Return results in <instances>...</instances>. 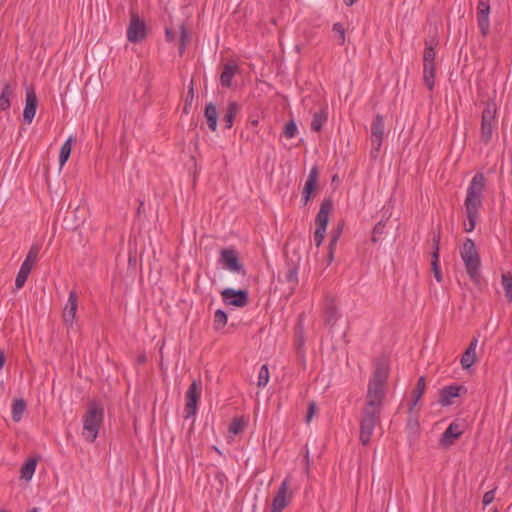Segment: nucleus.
Returning a JSON list of instances; mask_svg holds the SVG:
<instances>
[{
    "label": "nucleus",
    "instance_id": "nucleus-50",
    "mask_svg": "<svg viewBox=\"0 0 512 512\" xmlns=\"http://www.w3.org/2000/svg\"><path fill=\"white\" fill-rule=\"evenodd\" d=\"M193 97H194V91H193V87L191 86L188 90V93H187V98H186V102H191L193 100Z\"/></svg>",
    "mask_w": 512,
    "mask_h": 512
},
{
    "label": "nucleus",
    "instance_id": "nucleus-4",
    "mask_svg": "<svg viewBox=\"0 0 512 512\" xmlns=\"http://www.w3.org/2000/svg\"><path fill=\"white\" fill-rule=\"evenodd\" d=\"M460 255L470 279L475 283H479L481 261L479 253L476 249V245L472 239L467 238L463 242V245L460 250Z\"/></svg>",
    "mask_w": 512,
    "mask_h": 512
},
{
    "label": "nucleus",
    "instance_id": "nucleus-58",
    "mask_svg": "<svg viewBox=\"0 0 512 512\" xmlns=\"http://www.w3.org/2000/svg\"><path fill=\"white\" fill-rule=\"evenodd\" d=\"M0 512H9L8 510L2 509Z\"/></svg>",
    "mask_w": 512,
    "mask_h": 512
},
{
    "label": "nucleus",
    "instance_id": "nucleus-43",
    "mask_svg": "<svg viewBox=\"0 0 512 512\" xmlns=\"http://www.w3.org/2000/svg\"><path fill=\"white\" fill-rule=\"evenodd\" d=\"M297 133V125L294 121H289L284 128V135L287 138H293L295 137Z\"/></svg>",
    "mask_w": 512,
    "mask_h": 512
},
{
    "label": "nucleus",
    "instance_id": "nucleus-52",
    "mask_svg": "<svg viewBox=\"0 0 512 512\" xmlns=\"http://www.w3.org/2000/svg\"><path fill=\"white\" fill-rule=\"evenodd\" d=\"M137 361H138V363H139V364H143V363H145V362H146V356H145V354H141V355H139V356H138V358H137Z\"/></svg>",
    "mask_w": 512,
    "mask_h": 512
},
{
    "label": "nucleus",
    "instance_id": "nucleus-46",
    "mask_svg": "<svg viewBox=\"0 0 512 512\" xmlns=\"http://www.w3.org/2000/svg\"><path fill=\"white\" fill-rule=\"evenodd\" d=\"M316 410H317L316 404L314 402H310L308 405V411H307V415H306L307 423H309L311 421L312 417L316 413Z\"/></svg>",
    "mask_w": 512,
    "mask_h": 512
},
{
    "label": "nucleus",
    "instance_id": "nucleus-51",
    "mask_svg": "<svg viewBox=\"0 0 512 512\" xmlns=\"http://www.w3.org/2000/svg\"><path fill=\"white\" fill-rule=\"evenodd\" d=\"M5 354L4 352L0 349V370L3 368L4 364H5Z\"/></svg>",
    "mask_w": 512,
    "mask_h": 512
},
{
    "label": "nucleus",
    "instance_id": "nucleus-13",
    "mask_svg": "<svg viewBox=\"0 0 512 512\" xmlns=\"http://www.w3.org/2000/svg\"><path fill=\"white\" fill-rule=\"evenodd\" d=\"M37 95L32 87L26 89V103L23 112L24 122L30 124L36 114L37 109Z\"/></svg>",
    "mask_w": 512,
    "mask_h": 512
},
{
    "label": "nucleus",
    "instance_id": "nucleus-22",
    "mask_svg": "<svg viewBox=\"0 0 512 512\" xmlns=\"http://www.w3.org/2000/svg\"><path fill=\"white\" fill-rule=\"evenodd\" d=\"M325 323L329 326H334L338 320V308L335 304V300L332 298H326L325 303Z\"/></svg>",
    "mask_w": 512,
    "mask_h": 512
},
{
    "label": "nucleus",
    "instance_id": "nucleus-20",
    "mask_svg": "<svg viewBox=\"0 0 512 512\" xmlns=\"http://www.w3.org/2000/svg\"><path fill=\"white\" fill-rule=\"evenodd\" d=\"M478 339L472 338L469 346L461 357V366L463 369H469L476 361V347Z\"/></svg>",
    "mask_w": 512,
    "mask_h": 512
},
{
    "label": "nucleus",
    "instance_id": "nucleus-30",
    "mask_svg": "<svg viewBox=\"0 0 512 512\" xmlns=\"http://www.w3.org/2000/svg\"><path fill=\"white\" fill-rule=\"evenodd\" d=\"M288 270L285 275L286 282L292 285L294 288L298 283V264L294 262H287Z\"/></svg>",
    "mask_w": 512,
    "mask_h": 512
},
{
    "label": "nucleus",
    "instance_id": "nucleus-12",
    "mask_svg": "<svg viewBox=\"0 0 512 512\" xmlns=\"http://www.w3.org/2000/svg\"><path fill=\"white\" fill-rule=\"evenodd\" d=\"M220 261L223 263L224 267L232 272H237L241 274H245V270L243 269V265L240 263L238 259L237 252L234 249H223L220 252Z\"/></svg>",
    "mask_w": 512,
    "mask_h": 512
},
{
    "label": "nucleus",
    "instance_id": "nucleus-36",
    "mask_svg": "<svg viewBox=\"0 0 512 512\" xmlns=\"http://www.w3.org/2000/svg\"><path fill=\"white\" fill-rule=\"evenodd\" d=\"M180 37H179V53L182 55L185 51L187 43L190 41V34L184 24H181L180 27Z\"/></svg>",
    "mask_w": 512,
    "mask_h": 512
},
{
    "label": "nucleus",
    "instance_id": "nucleus-14",
    "mask_svg": "<svg viewBox=\"0 0 512 512\" xmlns=\"http://www.w3.org/2000/svg\"><path fill=\"white\" fill-rule=\"evenodd\" d=\"M78 308V295L76 291H71L67 303L63 310V321L67 325H72L76 318V312Z\"/></svg>",
    "mask_w": 512,
    "mask_h": 512
},
{
    "label": "nucleus",
    "instance_id": "nucleus-7",
    "mask_svg": "<svg viewBox=\"0 0 512 512\" xmlns=\"http://www.w3.org/2000/svg\"><path fill=\"white\" fill-rule=\"evenodd\" d=\"M384 118L382 115L377 114L372 123H371V146L372 149L370 151V156L373 159H376L379 155L380 148L382 146L383 136H384Z\"/></svg>",
    "mask_w": 512,
    "mask_h": 512
},
{
    "label": "nucleus",
    "instance_id": "nucleus-32",
    "mask_svg": "<svg viewBox=\"0 0 512 512\" xmlns=\"http://www.w3.org/2000/svg\"><path fill=\"white\" fill-rule=\"evenodd\" d=\"M12 96L11 87L7 84L2 88L0 95V110L6 111L10 108V98Z\"/></svg>",
    "mask_w": 512,
    "mask_h": 512
},
{
    "label": "nucleus",
    "instance_id": "nucleus-44",
    "mask_svg": "<svg viewBox=\"0 0 512 512\" xmlns=\"http://www.w3.org/2000/svg\"><path fill=\"white\" fill-rule=\"evenodd\" d=\"M326 228L316 227V230L314 232V241L317 247H319L325 237Z\"/></svg>",
    "mask_w": 512,
    "mask_h": 512
},
{
    "label": "nucleus",
    "instance_id": "nucleus-29",
    "mask_svg": "<svg viewBox=\"0 0 512 512\" xmlns=\"http://www.w3.org/2000/svg\"><path fill=\"white\" fill-rule=\"evenodd\" d=\"M327 121V111L322 109L319 112L314 113L311 122V129L315 132H319L322 129L323 124Z\"/></svg>",
    "mask_w": 512,
    "mask_h": 512
},
{
    "label": "nucleus",
    "instance_id": "nucleus-1",
    "mask_svg": "<svg viewBox=\"0 0 512 512\" xmlns=\"http://www.w3.org/2000/svg\"><path fill=\"white\" fill-rule=\"evenodd\" d=\"M390 372L389 361L385 357L377 359L375 370L369 380L365 406L360 420V442L366 446L369 444L375 426L380 422V414L385 397V385Z\"/></svg>",
    "mask_w": 512,
    "mask_h": 512
},
{
    "label": "nucleus",
    "instance_id": "nucleus-25",
    "mask_svg": "<svg viewBox=\"0 0 512 512\" xmlns=\"http://www.w3.org/2000/svg\"><path fill=\"white\" fill-rule=\"evenodd\" d=\"M204 116L206 118L208 127L211 131H216L217 129V120H218V112L216 106L213 103H209L205 107Z\"/></svg>",
    "mask_w": 512,
    "mask_h": 512
},
{
    "label": "nucleus",
    "instance_id": "nucleus-26",
    "mask_svg": "<svg viewBox=\"0 0 512 512\" xmlns=\"http://www.w3.org/2000/svg\"><path fill=\"white\" fill-rule=\"evenodd\" d=\"M239 110H240V106L236 102L231 101L228 103L226 112L223 116V122L225 123V128L230 129L233 126L235 116L239 112Z\"/></svg>",
    "mask_w": 512,
    "mask_h": 512
},
{
    "label": "nucleus",
    "instance_id": "nucleus-17",
    "mask_svg": "<svg viewBox=\"0 0 512 512\" xmlns=\"http://www.w3.org/2000/svg\"><path fill=\"white\" fill-rule=\"evenodd\" d=\"M318 175H319L318 168L312 167V169L309 172L308 178L305 182L303 192H302V198H303L304 205H306L309 202V200L311 199L312 192L316 189Z\"/></svg>",
    "mask_w": 512,
    "mask_h": 512
},
{
    "label": "nucleus",
    "instance_id": "nucleus-24",
    "mask_svg": "<svg viewBox=\"0 0 512 512\" xmlns=\"http://www.w3.org/2000/svg\"><path fill=\"white\" fill-rule=\"evenodd\" d=\"M435 62H423V81L429 90L434 88Z\"/></svg>",
    "mask_w": 512,
    "mask_h": 512
},
{
    "label": "nucleus",
    "instance_id": "nucleus-59",
    "mask_svg": "<svg viewBox=\"0 0 512 512\" xmlns=\"http://www.w3.org/2000/svg\"><path fill=\"white\" fill-rule=\"evenodd\" d=\"M492 512H498V510H497V509H494Z\"/></svg>",
    "mask_w": 512,
    "mask_h": 512
},
{
    "label": "nucleus",
    "instance_id": "nucleus-21",
    "mask_svg": "<svg viewBox=\"0 0 512 512\" xmlns=\"http://www.w3.org/2000/svg\"><path fill=\"white\" fill-rule=\"evenodd\" d=\"M239 71V67L235 63H227L223 66L222 73L220 75V83L225 88L232 86V79L235 74Z\"/></svg>",
    "mask_w": 512,
    "mask_h": 512
},
{
    "label": "nucleus",
    "instance_id": "nucleus-19",
    "mask_svg": "<svg viewBox=\"0 0 512 512\" xmlns=\"http://www.w3.org/2000/svg\"><path fill=\"white\" fill-rule=\"evenodd\" d=\"M463 389V386L458 385H450L446 386L440 391L439 402L442 406H448L453 403V398L458 397L460 394V390Z\"/></svg>",
    "mask_w": 512,
    "mask_h": 512
},
{
    "label": "nucleus",
    "instance_id": "nucleus-42",
    "mask_svg": "<svg viewBox=\"0 0 512 512\" xmlns=\"http://www.w3.org/2000/svg\"><path fill=\"white\" fill-rule=\"evenodd\" d=\"M385 227V222L379 221L373 228L372 231V242L376 243L379 239V237L383 234V230Z\"/></svg>",
    "mask_w": 512,
    "mask_h": 512
},
{
    "label": "nucleus",
    "instance_id": "nucleus-40",
    "mask_svg": "<svg viewBox=\"0 0 512 512\" xmlns=\"http://www.w3.org/2000/svg\"><path fill=\"white\" fill-rule=\"evenodd\" d=\"M244 426L245 422L242 418H235L230 424L228 431L232 435H237L244 429Z\"/></svg>",
    "mask_w": 512,
    "mask_h": 512
},
{
    "label": "nucleus",
    "instance_id": "nucleus-15",
    "mask_svg": "<svg viewBox=\"0 0 512 512\" xmlns=\"http://www.w3.org/2000/svg\"><path fill=\"white\" fill-rule=\"evenodd\" d=\"M463 434L461 424L454 421L444 431L440 439V445L443 447L451 446Z\"/></svg>",
    "mask_w": 512,
    "mask_h": 512
},
{
    "label": "nucleus",
    "instance_id": "nucleus-56",
    "mask_svg": "<svg viewBox=\"0 0 512 512\" xmlns=\"http://www.w3.org/2000/svg\"><path fill=\"white\" fill-rule=\"evenodd\" d=\"M143 204H144L143 202H140V205H139V207H138V213H140V210H142V206H143Z\"/></svg>",
    "mask_w": 512,
    "mask_h": 512
},
{
    "label": "nucleus",
    "instance_id": "nucleus-54",
    "mask_svg": "<svg viewBox=\"0 0 512 512\" xmlns=\"http://www.w3.org/2000/svg\"><path fill=\"white\" fill-rule=\"evenodd\" d=\"M305 459H306V462L308 464L309 463V452H308V450H306Z\"/></svg>",
    "mask_w": 512,
    "mask_h": 512
},
{
    "label": "nucleus",
    "instance_id": "nucleus-18",
    "mask_svg": "<svg viewBox=\"0 0 512 512\" xmlns=\"http://www.w3.org/2000/svg\"><path fill=\"white\" fill-rule=\"evenodd\" d=\"M333 209V203L331 199H324L320 205V209L315 218L317 227L327 228L329 222V215Z\"/></svg>",
    "mask_w": 512,
    "mask_h": 512
},
{
    "label": "nucleus",
    "instance_id": "nucleus-35",
    "mask_svg": "<svg viewBox=\"0 0 512 512\" xmlns=\"http://www.w3.org/2000/svg\"><path fill=\"white\" fill-rule=\"evenodd\" d=\"M26 408V404L23 399H17L12 405V418L15 422L20 421L22 414Z\"/></svg>",
    "mask_w": 512,
    "mask_h": 512
},
{
    "label": "nucleus",
    "instance_id": "nucleus-45",
    "mask_svg": "<svg viewBox=\"0 0 512 512\" xmlns=\"http://www.w3.org/2000/svg\"><path fill=\"white\" fill-rule=\"evenodd\" d=\"M495 498V489H492V490H489L487 491L484 495H483V499H482V503L484 506H487L489 505L490 503L493 502Z\"/></svg>",
    "mask_w": 512,
    "mask_h": 512
},
{
    "label": "nucleus",
    "instance_id": "nucleus-31",
    "mask_svg": "<svg viewBox=\"0 0 512 512\" xmlns=\"http://www.w3.org/2000/svg\"><path fill=\"white\" fill-rule=\"evenodd\" d=\"M425 49L423 53V62L432 63L435 62L436 52H435V46L437 43L434 40L425 41Z\"/></svg>",
    "mask_w": 512,
    "mask_h": 512
},
{
    "label": "nucleus",
    "instance_id": "nucleus-16",
    "mask_svg": "<svg viewBox=\"0 0 512 512\" xmlns=\"http://www.w3.org/2000/svg\"><path fill=\"white\" fill-rule=\"evenodd\" d=\"M288 480L285 479L280 485L272 503L271 512H281L287 505Z\"/></svg>",
    "mask_w": 512,
    "mask_h": 512
},
{
    "label": "nucleus",
    "instance_id": "nucleus-8",
    "mask_svg": "<svg viewBox=\"0 0 512 512\" xmlns=\"http://www.w3.org/2000/svg\"><path fill=\"white\" fill-rule=\"evenodd\" d=\"M201 394L202 382L200 380H193L185 394V418H190L196 414Z\"/></svg>",
    "mask_w": 512,
    "mask_h": 512
},
{
    "label": "nucleus",
    "instance_id": "nucleus-3",
    "mask_svg": "<svg viewBox=\"0 0 512 512\" xmlns=\"http://www.w3.org/2000/svg\"><path fill=\"white\" fill-rule=\"evenodd\" d=\"M104 409L97 402H89L87 410L83 415L82 436L90 443H93L99 433V428L103 423Z\"/></svg>",
    "mask_w": 512,
    "mask_h": 512
},
{
    "label": "nucleus",
    "instance_id": "nucleus-10",
    "mask_svg": "<svg viewBox=\"0 0 512 512\" xmlns=\"http://www.w3.org/2000/svg\"><path fill=\"white\" fill-rule=\"evenodd\" d=\"M146 37V25L137 14H132L127 29V39L132 43H138Z\"/></svg>",
    "mask_w": 512,
    "mask_h": 512
},
{
    "label": "nucleus",
    "instance_id": "nucleus-39",
    "mask_svg": "<svg viewBox=\"0 0 512 512\" xmlns=\"http://www.w3.org/2000/svg\"><path fill=\"white\" fill-rule=\"evenodd\" d=\"M342 232H343V224L339 223L331 231L329 246L336 247V244H337L339 238L341 237Z\"/></svg>",
    "mask_w": 512,
    "mask_h": 512
},
{
    "label": "nucleus",
    "instance_id": "nucleus-47",
    "mask_svg": "<svg viewBox=\"0 0 512 512\" xmlns=\"http://www.w3.org/2000/svg\"><path fill=\"white\" fill-rule=\"evenodd\" d=\"M165 36L167 41L172 42L175 39V32L171 28H166Z\"/></svg>",
    "mask_w": 512,
    "mask_h": 512
},
{
    "label": "nucleus",
    "instance_id": "nucleus-55",
    "mask_svg": "<svg viewBox=\"0 0 512 512\" xmlns=\"http://www.w3.org/2000/svg\"><path fill=\"white\" fill-rule=\"evenodd\" d=\"M29 512H40V510H39V508L34 507L31 510H29Z\"/></svg>",
    "mask_w": 512,
    "mask_h": 512
},
{
    "label": "nucleus",
    "instance_id": "nucleus-34",
    "mask_svg": "<svg viewBox=\"0 0 512 512\" xmlns=\"http://www.w3.org/2000/svg\"><path fill=\"white\" fill-rule=\"evenodd\" d=\"M71 148H72V137H69L64 144L62 145L59 153V163L60 166H64V164L67 162V160L70 157L71 154Z\"/></svg>",
    "mask_w": 512,
    "mask_h": 512
},
{
    "label": "nucleus",
    "instance_id": "nucleus-11",
    "mask_svg": "<svg viewBox=\"0 0 512 512\" xmlns=\"http://www.w3.org/2000/svg\"><path fill=\"white\" fill-rule=\"evenodd\" d=\"M222 300L226 305L244 307L248 304V292L246 290H235L226 288L221 292Z\"/></svg>",
    "mask_w": 512,
    "mask_h": 512
},
{
    "label": "nucleus",
    "instance_id": "nucleus-37",
    "mask_svg": "<svg viewBox=\"0 0 512 512\" xmlns=\"http://www.w3.org/2000/svg\"><path fill=\"white\" fill-rule=\"evenodd\" d=\"M269 369L266 364L262 365L258 374V382L257 386L259 388H264L269 382Z\"/></svg>",
    "mask_w": 512,
    "mask_h": 512
},
{
    "label": "nucleus",
    "instance_id": "nucleus-27",
    "mask_svg": "<svg viewBox=\"0 0 512 512\" xmlns=\"http://www.w3.org/2000/svg\"><path fill=\"white\" fill-rule=\"evenodd\" d=\"M424 391H425V378L423 376H421L418 379L416 387L412 392V401L409 405V413L413 412L414 408L416 407L419 400L421 399Z\"/></svg>",
    "mask_w": 512,
    "mask_h": 512
},
{
    "label": "nucleus",
    "instance_id": "nucleus-33",
    "mask_svg": "<svg viewBox=\"0 0 512 512\" xmlns=\"http://www.w3.org/2000/svg\"><path fill=\"white\" fill-rule=\"evenodd\" d=\"M501 283L505 292V297L509 302H512V274L510 272L503 273Z\"/></svg>",
    "mask_w": 512,
    "mask_h": 512
},
{
    "label": "nucleus",
    "instance_id": "nucleus-49",
    "mask_svg": "<svg viewBox=\"0 0 512 512\" xmlns=\"http://www.w3.org/2000/svg\"><path fill=\"white\" fill-rule=\"evenodd\" d=\"M418 426V422L416 419H412V412L410 413V418L408 421V427L411 429H415Z\"/></svg>",
    "mask_w": 512,
    "mask_h": 512
},
{
    "label": "nucleus",
    "instance_id": "nucleus-41",
    "mask_svg": "<svg viewBox=\"0 0 512 512\" xmlns=\"http://www.w3.org/2000/svg\"><path fill=\"white\" fill-rule=\"evenodd\" d=\"M333 32L338 35V43L344 45L345 43V29L341 23H334L332 27Z\"/></svg>",
    "mask_w": 512,
    "mask_h": 512
},
{
    "label": "nucleus",
    "instance_id": "nucleus-28",
    "mask_svg": "<svg viewBox=\"0 0 512 512\" xmlns=\"http://www.w3.org/2000/svg\"><path fill=\"white\" fill-rule=\"evenodd\" d=\"M36 466H37V460L34 459V458H30L28 459L24 465L21 467V478L29 481L34 472H35V469H36Z\"/></svg>",
    "mask_w": 512,
    "mask_h": 512
},
{
    "label": "nucleus",
    "instance_id": "nucleus-2",
    "mask_svg": "<svg viewBox=\"0 0 512 512\" xmlns=\"http://www.w3.org/2000/svg\"><path fill=\"white\" fill-rule=\"evenodd\" d=\"M486 186V178L483 173H476L466 193L464 201L465 212L468 219V224H464V230L471 232L475 229L476 221L479 216V209L483 202V192Z\"/></svg>",
    "mask_w": 512,
    "mask_h": 512
},
{
    "label": "nucleus",
    "instance_id": "nucleus-38",
    "mask_svg": "<svg viewBox=\"0 0 512 512\" xmlns=\"http://www.w3.org/2000/svg\"><path fill=\"white\" fill-rule=\"evenodd\" d=\"M227 323V314L223 310H217L214 314V327L220 329Z\"/></svg>",
    "mask_w": 512,
    "mask_h": 512
},
{
    "label": "nucleus",
    "instance_id": "nucleus-5",
    "mask_svg": "<svg viewBox=\"0 0 512 512\" xmlns=\"http://www.w3.org/2000/svg\"><path fill=\"white\" fill-rule=\"evenodd\" d=\"M496 112V104L493 101L487 102L481 116L480 139L484 144L491 141L493 130L497 126Z\"/></svg>",
    "mask_w": 512,
    "mask_h": 512
},
{
    "label": "nucleus",
    "instance_id": "nucleus-57",
    "mask_svg": "<svg viewBox=\"0 0 512 512\" xmlns=\"http://www.w3.org/2000/svg\"><path fill=\"white\" fill-rule=\"evenodd\" d=\"M184 111H185L186 113H188V103H187V102H186V104H185V106H184Z\"/></svg>",
    "mask_w": 512,
    "mask_h": 512
},
{
    "label": "nucleus",
    "instance_id": "nucleus-23",
    "mask_svg": "<svg viewBox=\"0 0 512 512\" xmlns=\"http://www.w3.org/2000/svg\"><path fill=\"white\" fill-rule=\"evenodd\" d=\"M433 242H434V251L432 253V262H431L432 271L434 273V277L436 278V280L438 282H441L442 281V275H441V271H440V268H439V265H438V262H439L440 235L434 236Z\"/></svg>",
    "mask_w": 512,
    "mask_h": 512
},
{
    "label": "nucleus",
    "instance_id": "nucleus-9",
    "mask_svg": "<svg viewBox=\"0 0 512 512\" xmlns=\"http://www.w3.org/2000/svg\"><path fill=\"white\" fill-rule=\"evenodd\" d=\"M490 1L479 0L477 4V24L482 37H487L490 32Z\"/></svg>",
    "mask_w": 512,
    "mask_h": 512
},
{
    "label": "nucleus",
    "instance_id": "nucleus-48",
    "mask_svg": "<svg viewBox=\"0 0 512 512\" xmlns=\"http://www.w3.org/2000/svg\"><path fill=\"white\" fill-rule=\"evenodd\" d=\"M328 256H327V265H330L332 262H333V259H334V250H335V247H332V246H328Z\"/></svg>",
    "mask_w": 512,
    "mask_h": 512
},
{
    "label": "nucleus",
    "instance_id": "nucleus-6",
    "mask_svg": "<svg viewBox=\"0 0 512 512\" xmlns=\"http://www.w3.org/2000/svg\"><path fill=\"white\" fill-rule=\"evenodd\" d=\"M40 249H41V246L39 244H33L31 246L24 262L22 263V265L20 267V270L16 276V279H15V286L17 289H20L25 285L27 278L32 270V267L38 259Z\"/></svg>",
    "mask_w": 512,
    "mask_h": 512
},
{
    "label": "nucleus",
    "instance_id": "nucleus-53",
    "mask_svg": "<svg viewBox=\"0 0 512 512\" xmlns=\"http://www.w3.org/2000/svg\"><path fill=\"white\" fill-rule=\"evenodd\" d=\"M358 0H345V3L346 5L348 6H352L355 2H357Z\"/></svg>",
    "mask_w": 512,
    "mask_h": 512
}]
</instances>
